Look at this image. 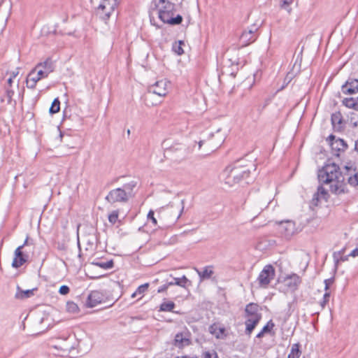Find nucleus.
Here are the masks:
<instances>
[{
  "label": "nucleus",
  "mask_w": 358,
  "mask_h": 358,
  "mask_svg": "<svg viewBox=\"0 0 358 358\" xmlns=\"http://www.w3.org/2000/svg\"><path fill=\"white\" fill-rule=\"evenodd\" d=\"M96 273H103V271H98L96 270Z\"/></svg>",
  "instance_id": "obj_64"
},
{
  "label": "nucleus",
  "mask_w": 358,
  "mask_h": 358,
  "mask_svg": "<svg viewBox=\"0 0 358 358\" xmlns=\"http://www.w3.org/2000/svg\"><path fill=\"white\" fill-rule=\"evenodd\" d=\"M60 109V102L58 99V98H56L54 99V101L52 103V105L50 108L49 112L51 114L57 113L59 111Z\"/></svg>",
  "instance_id": "obj_32"
},
{
  "label": "nucleus",
  "mask_w": 358,
  "mask_h": 358,
  "mask_svg": "<svg viewBox=\"0 0 358 358\" xmlns=\"http://www.w3.org/2000/svg\"><path fill=\"white\" fill-rule=\"evenodd\" d=\"M330 298V292L325 291V293L323 295L322 300L320 302V306L322 308L325 307L327 303L329 302Z\"/></svg>",
  "instance_id": "obj_39"
},
{
  "label": "nucleus",
  "mask_w": 358,
  "mask_h": 358,
  "mask_svg": "<svg viewBox=\"0 0 358 358\" xmlns=\"http://www.w3.org/2000/svg\"><path fill=\"white\" fill-rule=\"evenodd\" d=\"M184 44V42L182 41H179L178 43H175L173 45V50L178 55H181L184 53L183 49L182 48V45Z\"/></svg>",
  "instance_id": "obj_35"
},
{
  "label": "nucleus",
  "mask_w": 358,
  "mask_h": 358,
  "mask_svg": "<svg viewBox=\"0 0 358 358\" xmlns=\"http://www.w3.org/2000/svg\"><path fill=\"white\" fill-rule=\"evenodd\" d=\"M191 343L190 335L188 331L176 334L172 342V345L180 349L188 346Z\"/></svg>",
  "instance_id": "obj_17"
},
{
  "label": "nucleus",
  "mask_w": 358,
  "mask_h": 358,
  "mask_svg": "<svg viewBox=\"0 0 358 358\" xmlns=\"http://www.w3.org/2000/svg\"><path fill=\"white\" fill-rule=\"evenodd\" d=\"M37 290V288L31 289L22 290L20 286L17 287V292L15 294V297L17 299H24L29 298L34 294V292Z\"/></svg>",
  "instance_id": "obj_24"
},
{
  "label": "nucleus",
  "mask_w": 358,
  "mask_h": 358,
  "mask_svg": "<svg viewBox=\"0 0 358 358\" xmlns=\"http://www.w3.org/2000/svg\"><path fill=\"white\" fill-rule=\"evenodd\" d=\"M118 210L112 211L111 213L108 215L109 222L113 224H115L118 220Z\"/></svg>",
  "instance_id": "obj_38"
},
{
  "label": "nucleus",
  "mask_w": 358,
  "mask_h": 358,
  "mask_svg": "<svg viewBox=\"0 0 358 358\" xmlns=\"http://www.w3.org/2000/svg\"><path fill=\"white\" fill-rule=\"evenodd\" d=\"M34 244L32 241H30L29 238L27 237L25 241H24V243L21 245V246H24L25 245H32Z\"/></svg>",
  "instance_id": "obj_51"
},
{
  "label": "nucleus",
  "mask_w": 358,
  "mask_h": 358,
  "mask_svg": "<svg viewBox=\"0 0 358 358\" xmlns=\"http://www.w3.org/2000/svg\"><path fill=\"white\" fill-rule=\"evenodd\" d=\"M48 76L43 71V69H36L35 66L28 74L26 79V85L29 89H35L36 83L42 78Z\"/></svg>",
  "instance_id": "obj_13"
},
{
  "label": "nucleus",
  "mask_w": 358,
  "mask_h": 358,
  "mask_svg": "<svg viewBox=\"0 0 358 358\" xmlns=\"http://www.w3.org/2000/svg\"><path fill=\"white\" fill-rule=\"evenodd\" d=\"M149 287V283L146 282L144 283L140 286L138 287V288L136 290V293H138V294H141L145 292Z\"/></svg>",
  "instance_id": "obj_41"
},
{
  "label": "nucleus",
  "mask_w": 358,
  "mask_h": 358,
  "mask_svg": "<svg viewBox=\"0 0 358 358\" xmlns=\"http://www.w3.org/2000/svg\"><path fill=\"white\" fill-rule=\"evenodd\" d=\"M203 143V141H200L199 142V148H201V145H202Z\"/></svg>",
  "instance_id": "obj_58"
},
{
  "label": "nucleus",
  "mask_w": 358,
  "mask_h": 358,
  "mask_svg": "<svg viewBox=\"0 0 358 358\" xmlns=\"http://www.w3.org/2000/svg\"><path fill=\"white\" fill-rule=\"evenodd\" d=\"M213 266H206L202 271L196 270L198 275L201 280L209 279L214 273Z\"/></svg>",
  "instance_id": "obj_26"
},
{
  "label": "nucleus",
  "mask_w": 358,
  "mask_h": 358,
  "mask_svg": "<svg viewBox=\"0 0 358 358\" xmlns=\"http://www.w3.org/2000/svg\"><path fill=\"white\" fill-rule=\"evenodd\" d=\"M202 358H219L217 352L215 350L206 351L203 353Z\"/></svg>",
  "instance_id": "obj_40"
},
{
  "label": "nucleus",
  "mask_w": 358,
  "mask_h": 358,
  "mask_svg": "<svg viewBox=\"0 0 358 358\" xmlns=\"http://www.w3.org/2000/svg\"><path fill=\"white\" fill-rule=\"evenodd\" d=\"M264 334H266L265 332L263 331V330L262 329L256 336V338H262V337H264Z\"/></svg>",
  "instance_id": "obj_50"
},
{
  "label": "nucleus",
  "mask_w": 358,
  "mask_h": 358,
  "mask_svg": "<svg viewBox=\"0 0 358 358\" xmlns=\"http://www.w3.org/2000/svg\"><path fill=\"white\" fill-rule=\"evenodd\" d=\"M151 10L158 11V17L164 23L178 25L182 22V17L180 15L173 17L176 5L169 0H153Z\"/></svg>",
  "instance_id": "obj_2"
},
{
  "label": "nucleus",
  "mask_w": 358,
  "mask_h": 358,
  "mask_svg": "<svg viewBox=\"0 0 358 358\" xmlns=\"http://www.w3.org/2000/svg\"><path fill=\"white\" fill-rule=\"evenodd\" d=\"M285 282L288 288L291 291L294 292L298 289L299 285L301 283V279L297 274L292 273L286 277Z\"/></svg>",
  "instance_id": "obj_21"
},
{
  "label": "nucleus",
  "mask_w": 358,
  "mask_h": 358,
  "mask_svg": "<svg viewBox=\"0 0 358 358\" xmlns=\"http://www.w3.org/2000/svg\"><path fill=\"white\" fill-rule=\"evenodd\" d=\"M318 314H319V312H315V313H313L312 315H318Z\"/></svg>",
  "instance_id": "obj_63"
},
{
  "label": "nucleus",
  "mask_w": 358,
  "mask_h": 358,
  "mask_svg": "<svg viewBox=\"0 0 358 358\" xmlns=\"http://www.w3.org/2000/svg\"><path fill=\"white\" fill-rule=\"evenodd\" d=\"M342 92L352 94L358 92V79L349 78L341 87Z\"/></svg>",
  "instance_id": "obj_18"
},
{
  "label": "nucleus",
  "mask_w": 358,
  "mask_h": 358,
  "mask_svg": "<svg viewBox=\"0 0 358 358\" xmlns=\"http://www.w3.org/2000/svg\"><path fill=\"white\" fill-rule=\"evenodd\" d=\"M275 327V324L273 323L272 320L268 321V322L263 327L262 330L266 334H272V330Z\"/></svg>",
  "instance_id": "obj_36"
},
{
  "label": "nucleus",
  "mask_w": 358,
  "mask_h": 358,
  "mask_svg": "<svg viewBox=\"0 0 358 358\" xmlns=\"http://www.w3.org/2000/svg\"><path fill=\"white\" fill-rule=\"evenodd\" d=\"M36 69H43V71L48 76V75L55 70V64L50 57L47 58L44 62H39L36 66Z\"/></svg>",
  "instance_id": "obj_23"
},
{
  "label": "nucleus",
  "mask_w": 358,
  "mask_h": 358,
  "mask_svg": "<svg viewBox=\"0 0 358 358\" xmlns=\"http://www.w3.org/2000/svg\"><path fill=\"white\" fill-rule=\"evenodd\" d=\"M250 163H251V166H250L252 168H254V169H255V165L254 164H252L251 162H250Z\"/></svg>",
  "instance_id": "obj_62"
},
{
  "label": "nucleus",
  "mask_w": 358,
  "mask_h": 358,
  "mask_svg": "<svg viewBox=\"0 0 358 358\" xmlns=\"http://www.w3.org/2000/svg\"><path fill=\"white\" fill-rule=\"evenodd\" d=\"M136 295H138V293H136V291L131 294V297L134 298Z\"/></svg>",
  "instance_id": "obj_60"
},
{
  "label": "nucleus",
  "mask_w": 358,
  "mask_h": 358,
  "mask_svg": "<svg viewBox=\"0 0 358 358\" xmlns=\"http://www.w3.org/2000/svg\"><path fill=\"white\" fill-rule=\"evenodd\" d=\"M173 285H178L185 288L187 286L192 285V282L184 275L181 278H174Z\"/></svg>",
  "instance_id": "obj_27"
},
{
  "label": "nucleus",
  "mask_w": 358,
  "mask_h": 358,
  "mask_svg": "<svg viewBox=\"0 0 358 358\" xmlns=\"http://www.w3.org/2000/svg\"><path fill=\"white\" fill-rule=\"evenodd\" d=\"M116 6V0H103L96 9L95 15L102 20L107 21Z\"/></svg>",
  "instance_id": "obj_9"
},
{
  "label": "nucleus",
  "mask_w": 358,
  "mask_h": 358,
  "mask_svg": "<svg viewBox=\"0 0 358 358\" xmlns=\"http://www.w3.org/2000/svg\"><path fill=\"white\" fill-rule=\"evenodd\" d=\"M351 257H355L358 256V248H355L350 254Z\"/></svg>",
  "instance_id": "obj_48"
},
{
  "label": "nucleus",
  "mask_w": 358,
  "mask_h": 358,
  "mask_svg": "<svg viewBox=\"0 0 358 358\" xmlns=\"http://www.w3.org/2000/svg\"><path fill=\"white\" fill-rule=\"evenodd\" d=\"M85 306L90 307V294L86 296V301H85Z\"/></svg>",
  "instance_id": "obj_53"
},
{
  "label": "nucleus",
  "mask_w": 358,
  "mask_h": 358,
  "mask_svg": "<svg viewBox=\"0 0 358 358\" xmlns=\"http://www.w3.org/2000/svg\"><path fill=\"white\" fill-rule=\"evenodd\" d=\"M301 345L299 343H294L292 345L291 351L287 356V358H299L301 355L300 350Z\"/></svg>",
  "instance_id": "obj_30"
},
{
  "label": "nucleus",
  "mask_w": 358,
  "mask_h": 358,
  "mask_svg": "<svg viewBox=\"0 0 358 358\" xmlns=\"http://www.w3.org/2000/svg\"><path fill=\"white\" fill-rule=\"evenodd\" d=\"M322 199L318 194L316 192L313 194L312 201H311V205L317 206L318 205V202L320 199Z\"/></svg>",
  "instance_id": "obj_45"
},
{
  "label": "nucleus",
  "mask_w": 358,
  "mask_h": 358,
  "mask_svg": "<svg viewBox=\"0 0 358 358\" xmlns=\"http://www.w3.org/2000/svg\"><path fill=\"white\" fill-rule=\"evenodd\" d=\"M324 184L320 183V185L317 187V194L323 199L324 200L327 201L328 197V192L323 187Z\"/></svg>",
  "instance_id": "obj_34"
},
{
  "label": "nucleus",
  "mask_w": 358,
  "mask_h": 358,
  "mask_svg": "<svg viewBox=\"0 0 358 358\" xmlns=\"http://www.w3.org/2000/svg\"><path fill=\"white\" fill-rule=\"evenodd\" d=\"M294 0H282L280 3V7L282 9L286 10L289 13H291L292 8L289 6L293 3Z\"/></svg>",
  "instance_id": "obj_37"
},
{
  "label": "nucleus",
  "mask_w": 358,
  "mask_h": 358,
  "mask_svg": "<svg viewBox=\"0 0 358 358\" xmlns=\"http://www.w3.org/2000/svg\"><path fill=\"white\" fill-rule=\"evenodd\" d=\"M355 150L358 152V140L355 142Z\"/></svg>",
  "instance_id": "obj_57"
},
{
  "label": "nucleus",
  "mask_w": 358,
  "mask_h": 358,
  "mask_svg": "<svg viewBox=\"0 0 358 358\" xmlns=\"http://www.w3.org/2000/svg\"><path fill=\"white\" fill-rule=\"evenodd\" d=\"M344 171L334 163L327 164L319 170L317 178L322 184H330L331 193L339 195L347 192Z\"/></svg>",
  "instance_id": "obj_1"
},
{
  "label": "nucleus",
  "mask_w": 358,
  "mask_h": 358,
  "mask_svg": "<svg viewBox=\"0 0 358 358\" xmlns=\"http://www.w3.org/2000/svg\"><path fill=\"white\" fill-rule=\"evenodd\" d=\"M327 141H329L332 150L334 152V154L336 156H339L340 152H344L348 148V145L343 139L336 138V136L333 134L329 135Z\"/></svg>",
  "instance_id": "obj_15"
},
{
  "label": "nucleus",
  "mask_w": 358,
  "mask_h": 358,
  "mask_svg": "<svg viewBox=\"0 0 358 358\" xmlns=\"http://www.w3.org/2000/svg\"><path fill=\"white\" fill-rule=\"evenodd\" d=\"M184 202H185V201H184V200H182V201H181V203H182V208H181L180 213V214L178 215V216L177 219H178V218H179V217L180 216V215L182 214V211H183V210H184Z\"/></svg>",
  "instance_id": "obj_54"
},
{
  "label": "nucleus",
  "mask_w": 358,
  "mask_h": 358,
  "mask_svg": "<svg viewBox=\"0 0 358 358\" xmlns=\"http://www.w3.org/2000/svg\"><path fill=\"white\" fill-rule=\"evenodd\" d=\"M176 307V304L173 301H164L159 306V311L162 312H173V309Z\"/></svg>",
  "instance_id": "obj_31"
},
{
  "label": "nucleus",
  "mask_w": 358,
  "mask_h": 358,
  "mask_svg": "<svg viewBox=\"0 0 358 358\" xmlns=\"http://www.w3.org/2000/svg\"><path fill=\"white\" fill-rule=\"evenodd\" d=\"M172 285H173V282H169L163 285L162 286L159 287L157 289V292L162 293V292H165L169 288V287L172 286Z\"/></svg>",
  "instance_id": "obj_43"
},
{
  "label": "nucleus",
  "mask_w": 358,
  "mask_h": 358,
  "mask_svg": "<svg viewBox=\"0 0 358 358\" xmlns=\"http://www.w3.org/2000/svg\"><path fill=\"white\" fill-rule=\"evenodd\" d=\"M14 79L13 78L9 77L4 84L3 93L0 96V102L2 103L6 102L8 105H13L15 106L16 101L13 99V96L15 94V88L19 87V83L17 82L14 85Z\"/></svg>",
  "instance_id": "obj_8"
},
{
  "label": "nucleus",
  "mask_w": 358,
  "mask_h": 358,
  "mask_svg": "<svg viewBox=\"0 0 358 358\" xmlns=\"http://www.w3.org/2000/svg\"><path fill=\"white\" fill-rule=\"evenodd\" d=\"M217 327L215 324H213L209 327V331L212 334H215Z\"/></svg>",
  "instance_id": "obj_47"
},
{
  "label": "nucleus",
  "mask_w": 358,
  "mask_h": 358,
  "mask_svg": "<svg viewBox=\"0 0 358 358\" xmlns=\"http://www.w3.org/2000/svg\"><path fill=\"white\" fill-rule=\"evenodd\" d=\"M78 305L73 301H68L66 303V310L71 313H76L78 312Z\"/></svg>",
  "instance_id": "obj_33"
},
{
  "label": "nucleus",
  "mask_w": 358,
  "mask_h": 358,
  "mask_svg": "<svg viewBox=\"0 0 358 358\" xmlns=\"http://www.w3.org/2000/svg\"><path fill=\"white\" fill-rule=\"evenodd\" d=\"M70 292V289L67 285H62L60 287L59 289V293L62 295H66L69 294Z\"/></svg>",
  "instance_id": "obj_44"
},
{
  "label": "nucleus",
  "mask_w": 358,
  "mask_h": 358,
  "mask_svg": "<svg viewBox=\"0 0 358 358\" xmlns=\"http://www.w3.org/2000/svg\"><path fill=\"white\" fill-rule=\"evenodd\" d=\"M154 21H155V19L150 17V22H151V24H153V25H155V24L154 23Z\"/></svg>",
  "instance_id": "obj_59"
},
{
  "label": "nucleus",
  "mask_w": 358,
  "mask_h": 358,
  "mask_svg": "<svg viewBox=\"0 0 358 358\" xmlns=\"http://www.w3.org/2000/svg\"><path fill=\"white\" fill-rule=\"evenodd\" d=\"M343 104L349 108H353L358 110V97L356 99L352 97L345 98L343 100Z\"/></svg>",
  "instance_id": "obj_29"
},
{
  "label": "nucleus",
  "mask_w": 358,
  "mask_h": 358,
  "mask_svg": "<svg viewBox=\"0 0 358 358\" xmlns=\"http://www.w3.org/2000/svg\"><path fill=\"white\" fill-rule=\"evenodd\" d=\"M345 250V248H343L341 250L338 252H334L333 253V258L334 262V273H336L338 270L339 263L347 261L348 259V257L350 256L349 255V254L347 255H344Z\"/></svg>",
  "instance_id": "obj_22"
},
{
  "label": "nucleus",
  "mask_w": 358,
  "mask_h": 358,
  "mask_svg": "<svg viewBox=\"0 0 358 358\" xmlns=\"http://www.w3.org/2000/svg\"><path fill=\"white\" fill-rule=\"evenodd\" d=\"M275 268L271 264L266 265L260 272L257 280L260 287H266L275 277Z\"/></svg>",
  "instance_id": "obj_12"
},
{
  "label": "nucleus",
  "mask_w": 358,
  "mask_h": 358,
  "mask_svg": "<svg viewBox=\"0 0 358 358\" xmlns=\"http://www.w3.org/2000/svg\"><path fill=\"white\" fill-rule=\"evenodd\" d=\"M148 219L149 220H151L155 226L157 225V221L156 218L154 217V212L152 210L149 211V213L148 214Z\"/></svg>",
  "instance_id": "obj_46"
},
{
  "label": "nucleus",
  "mask_w": 358,
  "mask_h": 358,
  "mask_svg": "<svg viewBox=\"0 0 358 358\" xmlns=\"http://www.w3.org/2000/svg\"><path fill=\"white\" fill-rule=\"evenodd\" d=\"M219 332L220 334H224L225 332V328L224 327H220L219 328Z\"/></svg>",
  "instance_id": "obj_55"
},
{
  "label": "nucleus",
  "mask_w": 358,
  "mask_h": 358,
  "mask_svg": "<svg viewBox=\"0 0 358 358\" xmlns=\"http://www.w3.org/2000/svg\"><path fill=\"white\" fill-rule=\"evenodd\" d=\"M23 248H17L15 251L14 258L12 266L14 268H19L22 266L27 260L28 256L24 254L21 249Z\"/></svg>",
  "instance_id": "obj_20"
},
{
  "label": "nucleus",
  "mask_w": 358,
  "mask_h": 358,
  "mask_svg": "<svg viewBox=\"0 0 358 358\" xmlns=\"http://www.w3.org/2000/svg\"><path fill=\"white\" fill-rule=\"evenodd\" d=\"M244 159H238L233 164L228 166L224 171L225 183L234 186L243 180H246L250 174V168L244 164Z\"/></svg>",
  "instance_id": "obj_3"
},
{
  "label": "nucleus",
  "mask_w": 358,
  "mask_h": 358,
  "mask_svg": "<svg viewBox=\"0 0 358 358\" xmlns=\"http://www.w3.org/2000/svg\"><path fill=\"white\" fill-rule=\"evenodd\" d=\"M113 303H114V302H111L110 304L106 305L105 306L102 307L101 309H104V308L110 307V306H112L113 305Z\"/></svg>",
  "instance_id": "obj_56"
},
{
  "label": "nucleus",
  "mask_w": 358,
  "mask_h": 358,
  "mask_svg": "<svg viewBox=\"0 0 358 358\" xmlns=\"http://www.w3.org/2000/svg\"><path fill=\"white\" fill-rule=\"evenodd\" d=\"M276 224L278 232L285 239H290L296 233L295 222L291 220L276 222Z\"/></svg>",
  "instance_id": "obj_10"
},
{
  "label": "nucleus",
  "mask_w": 358,
  "mask_h": 358,
  "mask_svg": "<svg viewBox=\"0 0 358 358\" xmlns=\"http://www.w3.org/2000/svg\"><path fill=\"white\" fill-rule=\"evenodd\" d=\"M167 142L162 143L164 148V157L171 158L176 161H181L187 157L189 153L187 146L180 142H174L171 145L167 146Z\"/></svg>",
  "instance_id": "obj_5"
},
{
  "label": "nucleus",
  "mask_w": 358,
  "mask_h": 358,
  "mask_svg": "<svg viewBox=\"0 0 358 358\" xmlns=\"http://www.w3.org/2000/svg\"><path fill=\"white\" fill-rule=\"evenodd\" d=\"M175 358H187V356L176 357Z\"/></svg>",
  "instance_id": "obj_61"
},
{
  "label": "nucleus",
  "mask_w": 358,
  "mask_h": 358,
  "mask_svg": "<svg viewBox=\"0 0 358 358\" xmlns=\"http://www.w3.org/2000/svg\"><path fill=\"white\" fill-rule=\"evenodd\" d=\"M259 27L253 24L245 28L239 37L240 45L243 48L254 43L258 38Z\"/></svg>",
  "instance_id": "obj_7"
},
{
  "label": "nucleus",
  "mask_w": 358,
  "mask_h": 358,
  "mask_svg": "<svg viewBox=\"0 0 358 358\" xmlns=\"http://www.w3.org/2000/svg\"><path fill=\"white\" fill-rule=\"evenodd\" d=\"M344 176L345 180L353 187L358 186V173H355V170L352 169V166L346 165L344 166Z\"/></svg>",
  "instance_id": "obj_19"
},
{
  "label": "nucleus",
  "mask_w": 358,
  "mask_h": 358,
  "mask_svg": "<svg viewBox=\"0 0 358 358\" xmlns=\"http://www.w3.org/2000/svg\"><path fill=\"white\" fill-rule=\"evenodd\" d=\"M112 301L113 299H110L106 292L91 291V308L98 304H103L107 302H111Z\"/></svg>",
  "instance_id": "obj_16"
},
{
  "label": "nucleus",
  "mask_w": 358,
  "mask_h": 358,
  "mask_svg": "<svg viewBox=\"0 0 358 358\" xmlns=\"http://www.w3.org/2000/svg\"><path fill=\"white\" fill-rule=\"evenodd\" d=\"M127 194V192L126 193L122 188H116L110 190L106 195L105 199L111 204L115 203H126L129 201Z\"/></svg>",
  "instance_id": "obj_14"
},
{
  "label": "nucleus",
  "mask_w": 358,
  "mask_h": 358,
  "mask_svg": "<svg viewBox=\"0 0 358 358\" xmlns=\"http://www.w3.org/2000/svg\"><path fill=\"white\" fill-rule=\"evenodd\" d=\"M171 87V83L166 79H162L157 81L155 84L149 87L148 94L146 98L152 94H157L159 96H165Z\"/></svg>",
  "instance_id": "obj_11"
},
{
  "label": "nucleus",
  "mask_w": 358,
  "mask_h": 358,
  "mask_svg": "<svg viewBox=\"0 0 358 358\" xmlns=\"http://www.w3.org/2000/svg\"><path fill=\"white\" fill-rule=\"evenodd\" d=\"M19 74V71L17 69L10 73V77L15 78Z\"/></svg>",
  "instance_id": "obj_49"
},
{
  "label": "nucleus",
  "mask_w": 358,
  "mask_h": 358,
  "mask_svg": "<svg viewBox=\"0 0 358 358\" xmlns=\"http://www.w3.org/2000/svg\"><path fill=\"white\" fill-rule=\"evenodd\" d=\"M268 244L264 246H273L275 244V241L273 240H268Z\"/></svg>",
  "instance_id": "obj_52"
},
{
  "label": "nucleus",
  "mask_w": 358,
  "mask_h": 358,
  "mask_svg": "<svg viewBox=\"0 0 358 358\" xmlns=\"http://www.w3.org/2000/svg\"><path fill=\"white\" fill-rule=\"evenodd\" d=\"M335 278L334 276H332L328 279L324 280V290L328 291L329 287L334 282Z\"/></svg>",
  "instance_id": "obj_42"
},
{
  "label": "nucleus",
  "mask_w": 358,
  "mask_h": 358,
  "mask_svg": "<svg viewBox=\"0 0 358 358\" xmlns=\"http://www.w3.org/2000/svg\"><path fill=\"white\" fill-rule=\"evenodd\" d=\"M261 308L257 303H250L246 305L245 308V317L247 318L245 324V333L248 336H250L253 330L262 320V315L260 313Z\"/></svg>",
  "instance_id": "obj_4"
},
{
  "label": "nucleus",
  "mask_w": 358,
  "mask_h": 358,
  "mask_svg": "<svg viewBox=\"0 0 358 358\" xmlns=\"http://www.w3.org/2000/svg\"><path fill=\"white\" fill-rule=\"evenodd\" d=\"M91 280L99 279L106 277L107 273H96V269L100 268L103 271L112 269L114 267V261L113 259H107L104 257L95 258L91 262Z\"/></svg>",
  "instance_id": "obj_6"
},
{
  "label": "nucleus",
  "mask_w": 358,
  "mask_h": 358,
  "mask_svg": "<svg viewBox=\"0 0 358 358\" xmlns=\"http://www.w3.org/2000/svg\"><path fill=\"white\" fill-rule=\"evenodd\" d=\"M331 123L335 129L340 131L343 129V117L340 112L331 115Z\"/></svg>",
  "instance_id": "obj_25"
},
{
  "label": "nucleus",
  "mask_w": 358,
  "mask_h": 358,
  "mask_svg": "<svg viewBox=\"0 0 358 358\" xmlns=\"http://www.w3.org/2000/svg\"><path fill=\"white\" fill-rule=\"evenodd\" d=\"M136 185L137 182L136 181H131L122 186V189H124L126 193L127 192V196L129 199L134 196L133 190L136 187Z\"/></svg>",
  "instance_id": "obj_28"
}]
</instances>
